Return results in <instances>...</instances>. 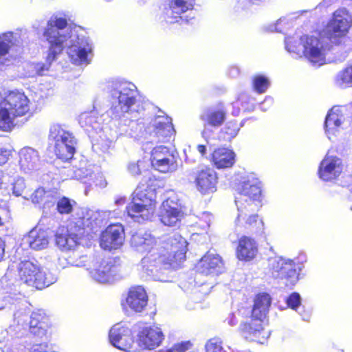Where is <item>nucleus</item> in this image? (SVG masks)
<instances>
[{
  "label": "nucleus",
  "instance_id": "30",
  "mask_svg": "<svg viewBox=\"0 0 352 352\" xmlns=\"http://www.w3.org/2000/svg\"><path fill=\"white\" fill-rule=\"evenodd\" d=\"M154 135L163 142H168L174 136L173 125L167 118L156 119L153 124Z\"/></svg>",
  "mask_w": 352,
  "mask_h": 352
},
{
  "label": "nucleus",
  "instance_id": "48",
  "mask_svg": "<svg viewBox=\"0 0 352 352\" xmlns=\"http://www.w3.org/2000/svg\"><path fill=\"white\" fill-rule=\"evenodd\" d=\"M5 241L0 237V262L3 260L5 255Z\"/></svg>",
  "mask_w": 352,
  "mask_h": 352
},
{
  "label": "nucleus",
  "instance_id": "32",
  "mask_svg": "<svg viewBox=\"0 0 352 352\" xmlns=\"http://www.w3.org/2000/svg\"><path fill=\"white\" fill-rule=\"evenodd\" d=\"M40 158L38 152L31 148H23L19 153V166L24 171L34 169Z\"/></svg>",
  "mask_w": 352,
  "mask_h": 352
},
{
  "label": "nucleus",
  "instance_id": "24",
  "mask_svg": "<svg viewBox=\"0 0 352 352\" xmlns=\"http://www.w3.org/2000/svg\"><path fill=\"white\" fill-rule=\"evenodd\" d=\"M51 327L50 317L43 309H38L32 312L29 322V332L34 338H42L47 336L48 329Z\"/></svg>",
  "mask_w": 352,
  "mask_h": 352
},
{
  "label": "nucleus",
  "instance_id": "41",
  "mask_svg": "<svg viewBox=\"0 0 352 352\" xmlns=\"http://www.w3.org/2000/svg\"><path fill=\"white\" fill-rule=\"evenodd\" d=\"M192 346V342L189 340H187L176 343L171 348L166 350H161L158 352H186Z\"/></svg>",
  "mask_w": 352,
  "mask_h": 352
},
{
  "label": "nucleus",
  "instance_id": "16",
  "mask_svg": "<svg viewBox=\"0 0 352 352\" xmlns=\"http://www.w3.org/2000/svg\"><path fill=\"white\" fill-rule=\"evenodd\" d=\"M67 26V20L65 18H51L43 32V36L48 44L64 50L67 37L65 34H60L58 30H63Z\"/></svg>",
  "mask_w": 352,
  "mask_h": 352
},
{
  "label": "nucleus",
  "instance_id": "27",
  "mask_svg": "<svg viewBox=\"0 0 352 352\" xmlns=\"http://www.w3.org/2000/svg\"><path fill=\"white\" fill-rule=\"evenodd\" d=\"M343 107H335L331 109L325 118L324 129L327 133L333 134L344 120V111Z\"/></svg>",
  "mask_w": 352,
  "mask_h": 352
},
{
  "label": "nucleus",
  "instance_id": "36",
  "mask_svg": "<svg viewBox=\"0 0 352 352\" xmlns=\"http://www.w3.org/2000/svg\"><path fill=\"white\" fill-rule=\"evenodd\" d=\"M335 82L342 87H352V61L338 72L335 77Z\"/></svg>",
  "mask_w": 352,
  "mask_h": 352
},
{
  "label": "nucleus",
  "instance_id": "10",
  "mask_svg": "<svg viewBox=\"0 0 352 352\" xmlns=\"http://www.w3.org/2000/svg\"><path fill=\"white\" fill-rule=\"evenodd\" d=\"M120 270L121 265L118 260L115 258H107L96 260L93 267L89 269V273L95 280L105 283L119 274Z\"/></svg>",
  "mask_w": 352,
  "mask_h": 352
},
{
  "label": "nucleus",
  "instance_id": "42",
  "mask_svg": "<svg viewBox=\"0 0 352 352\" xmlns=\"http://www.w3.org/2000/svg\"><path fill=\"white\" fill-rule=\"evenodd\" d=\"M239 131V126L236 122H228L224 128L221 130L224 134L227 135V138L230 140L235 137Z\"/></svg>",
  "mask_w": 352,
  "mask_h": 352
},
{
  "label": "nucleus",
  "instance_id": "40",
  "mask_svg": "<svg viewBox=\"0 0 352 352\" xmlns=\"http://www.w3.org/2000/svg\"><path fill=\"white\" fill-rule=\"evenodd\" d=\"M222 340L217 337L208 340L205 345V352H225Z\"/></svg>",
  "mask_w": 352,
  "mask_h": 352
},
{
  "label": "nucleus",
  "instance_id": "1",
  "mask_svg": "<svg viewBox=\"0 0 352 352\" xmlns=\"http://www.w3.org/2000/svg\"><path fill=\"white\" fill-rule=\"evenodd\" d=\"M186 242L183 239L170 238L146 254L143 263L153 273L180 268L186 260Z\"/></svg>",
  "mask_w": 352,
  "mask_h": 352
},
{
  "label": "nucleus",
  "instance_id": "11",
  "mask_svg": "<svg viewBox=\"0 0 352 352\" xmlns=\"http://www.w3.org/2000/svg\"><path fill=\"white\" fill-rule=\"evenodd\" d=\"M189 176L193 179L197 190L201 195H209L217 190L218 176L211 167L204 166L192 171Z\"/></svg>",
  "mask_w": 352,
  "mask_h": 352
},
{
  "label": "nucleus",
  "instance_id": "15",
  "mask_svg": "<svg viewBox=\"0 0 352 352\" xmlns=\"http://www.w3.org/2000/svg\"><path fill=\"white\" fill-rule=\"evenodd\" d=\"M184 216L182 207L175 197H168L162 202L160 220L164 226H176Z\"/></svg>",
  "mask_w": 352,
  "mask_h": 352
},
{
  "label": "nucleus",
  "instance_id": "26",
  "mask_svg": "<svg viewBox=\"0 0 352 352\" xmlns=\"http://www.w3.org/2000/svg\"><path fill=\"white\" fill-rule=\"evenodd\" d=\"M234 152L225 147L216 148L210 154V161L217 169L232 168L235 163Z\"/></svg>",
  "mask_w": 352,
  "mask_h": 352
},
{
  "label": "nucleus",
  "instance_id": "12",
  "mask_svg": "<svg viewBox=\"0 0 352 352\" xmlns=\"http://www.w3.org/2000/svg\"><path fill=\"white\" fill-rule=\"evenodd\" d=\"M150 162L152 168L162 173L171 172L177 166L175 155L164 146H157L151 150Z\"/></svg>",
  "mask_w": 352,
  "mask_h": 352
},
{
  "label": "nucleus",
  "instance_id": "2",
  "mask_svg": "<svg viewBox=\"0 0 352 352\" xmlns=\"http://www.w3.org/2000/svg\"><path fill=\"white\" fill-rule=\"evenodd\" d=\"M271 302L270 296L265 292L256 295L251 315L241 322L238 329L239 334L245 340L263 344L270 337V331L267 329V316Z\"/></svg>",
  "mask_w": 352,
  "mask_h": 352
},
{
  "label": "nucleus",
  "instance_id": "13",
  "mask_svg": "<svg viewBox=\"0 0 352 352\" xmlns=\"http://www.w3.org/2000/svg\"><path fill=\"white\" fill-rule=\"evenodd\" d=\"M300 264L292 259L280 258L273 273L276 278L284 280L286 287L294 286L299 279Z\"/></svg>",
  "mask_w": 352,
  "mask_h": 352
},
{
  "label": "nucleus",
  "instance_id": "19",
  "mask_svg": "<svg viewBox=\"0 0 352 352\" xmlns=\"http://www.w3.org/2000/svg\"><path fill=\"white\" fill-rule=\"evenodd\" d=\"M148 301V296L145 289L142 286L135 285L128 289L122 305L126 309L140 313L146 307Z\"/></svg>",
  "mask_w": 352,
  "mask_h": 352
},
{
  "label": "nucleus",
  "instance_id": "18",
  "mask_svg": "<svg viewBox=\"0 0 352 352\" xmlns=\"http://www.w3.org/2000/svg\"><path fill=\"white\" fill-rule=\"evenodd\" d=\"M300 40L303 43L304 56L313 64L323 65L325 63V50L320 40L308 35L302 36Z\"/></svg>",
  "mask_w": 352,
  "mask_h": 352
},
{
  "label": "nucleus",
  "instance_id": "50",
  "mask_svg": "<svg viewBox=\"0 0 352 352\" xmlns=\"http://www.w3.org/2000/svg\"><path fill=\"white\" fill-rule=\"evenodd\" d=\"M13 193H14L16 196H17V197H19V196H21V192H20L19 191L16 190V187H15V186H14V187H13Z\"/></svg>",
  "mask_w": 352,
  "mask_h": 352
},
{
  "label": "nucleus",
  "instance_id": "46",
  "mask_svg": "<svg viewBox=\"0 0 352 352\" xmlns=\"http://www.w3.org/2000/svg\"><path fill=\"white\" fill-rule=\"evenodd\" d=\"M11 155V151L6 148L0 147V166L5 164Z\"/></svg>",
  "mask_w": 352,
  "mask_h": 352
},
{
  "label": "nucleus",
  "instance_id": "3",
  "mask_svg": "<svg viewBox=\"0 0 352 352\" xmlns=\"http://www.w3.org/2000/svg\"><path fill=\"white\" fill-rule=\"evenodd\" d=\"M8 272L18 285H25L37 290L43 289L54 283V278L50 274H47L37 262L30 259L12 262Z\"/></svg>",
  "mask_w": 352,
  "mask_h": 352
},
{
  "label": "nucleus",
  "instance_id": "9",
  "mask_svg": "<svg viewBox=\"0 0 352 352\" xmlns=\"http://www.w3.org/2000/svg\"><path fill=\"white\" fill-rule=\"evenodd\" d=\"M118 89V103L109 109L111 117L118 119L124 116L131 111V107L136 103L135 90L132 88L133 85L126 82H118L116 85Z\"/></svg>",
  "mask_w": 352,
  "mask_h": 352
},
{
  "label": "nucleus",
  "instance_id": "4",
  "mask_svg": "<svg viewBox=\"0 0 352 352\" xmlns=\"http://www.w3.org/2000/svg\"><path fill=\"white\" fill-rule=\"evenodd\" d=\"M144 186L143 183L138 185L132 201L125 208L127 215L138 222L151 219L157 208L155 191Z\"/></svg>",
  "mask_w": 352,
  "mask_h": 352
},
{
  "label": "nucleus",
  "instance_id": "8",
  "mask_svg": "<svg viewBox=\"0 0 352 352\" xmlns=\"http://www.w3.org/2000/svg\"><path fill=\"white\" fill-rule=\"evenodd\" d=\"M109 338L111 344L118 349L126 352L139 351L131 329L126 323L114 324L109 330Z\"/></svg>",
  "mask_w": 352,
  "mask_h": 352
},
{
  "label": "nucleus",
  "instance_id": "14",
  "mask_svg": "<svg viewBox=\"0 0 352 352\" xmlns=\"http://www.w3.org/2000/svg\"><path fill=\"white\" fill-rule=\"evenodd\" d=\"M125 232L120 223L109 225L100 234V245L105 250H117L124 241Z\"/></svg>",
  "mask_w": 352,
  "mask_h": 352
},
{
  "label": "nucleus",
  "instance_id": "5",
  "mask_svg": "<svg viewBox=\"0 0 352 352\" xmlns=\"http://www.w3.org/2000/svg\"><path fill=\"white\" fill-rule=\"evenodd\" d=\"M351 27V15L345 8H339L323 28V36L331 46H338L344 43Z\"/></svg>",
  "mask_w": 352,
  "mask_h": 352
},
{
  "label": "nucleus",
  "instance_id": "28",
  "mask_svg": "<svg viewBox=\"0 0 352 352\" xmlns=\"http://www.w3.org/2000/svg\"><path fill=\"white\" fill-rule=\"evenodd\" d=\"M226 114V110L223 107L208 109L200 115V119L204 122L205 125L219 127L224 123Z\"/></svg>",
  "mask_w": 352,
  "mask_h": 352
},
{
  "label": "nucleus",
  "instance_id": "43",
  "mask_svg": "<svg viewBox=\"0 0 352 352\" xmlns=\"http://www.w3.org/2000/svg\"><path fill=\"white\" fill-rule=\"evenodd\" d=\"M89 218L80 217L76 219V221H74V227L76 228V231L82 234L85 229L89 227Z\"/></svg>",
  "mask_w": 352,
  "mask_h": 352
},
{
  "label": "nucleus",
  "instance_id": "7",
  "mask_svg": "<svg viewBox=\"0 0 352 352\" xmlns=\"http://www.w3.org/2000/svg\"><path fill=\"white\" fill-rule=\"evenodd\" d=\"M239 197L236 203L241 208L254 205L256 208L262 206L263 194L261 182L257 180L243 182L237 188Z\"/></svg>",
  "mask_w": 352,
  "mask_h": 352
},
{
  "label": "nucleus",
  "instance_id": "21",
  "mask_svg": "<svg viewBox=\"0 0 352 352\" xmlns=\"http://www.w3.org/2000/svg\"><path fill=\"white\" fill-rule=\"evenodd\" d=\"M1 99L14 118L23 116L30 111V100L23 92L10 91Z\"/></svg>",
  "mask_w": 352,
  "mask_h": 352
},
{
  "label": "nucleus",
  "instance_id": "23",
  "mask_svg": "<svg viewBox=\"0 0 352 352\" xmlns=\"http://www.w3.org/2000/svg\"><path fill=\"white\" fill-rule=\"evenodd\" d=\"M258 253V243L255 236L242 234L237 239L235 256L241 261L250 262Z\"/></svg>",
  "mask_w": 352,
  "mask_h": 352
},
{
  "label": "nucleus",
  "instance_id": "22",
  "mask_svg": "<svg viewBox=\"0 0 352 352\" xmlns=\"http://www.w3.org/2000/svg\"><path fill=\"white\" fill-rule=\"evenodd\" d=\"M164 336L162 330L155 325L145 326L138 334V348L139 351L143 349L152 350L159 346Z\"/></svg>",
  "mask_w": 352,
  "mask_h": 352
},
{
  "label": "nucleus",
  "instance_id": "25",
  "mask_svg": "<svg viewBox=\"0 0 352 352\" xmlns=\"http://www.w3.org/2000/svg\"><path fill=\"white\" fill-rule=\"evenodd\" d=\"M197 270L203 275H218L224 269V262L219 254L207 252L197 265Z\"/></svg>",
  "mask_w": 352,
  "mask_h": 352
},
{
  "label": "nucleus",
  "instance_id": "44",
  "mask_svg": "<svg viewBox=\"0 0 352 352\" xmlns=\"http://www.w3.org/2000/svg\"><path fill=\"white\" fill-rule=\"evenodd\" d=\"M46 193L47 191L44 188H38L31 196L32 202L34 204H40L43 202L45 199Z\"/></svg>",
  "mask_w": 352,
  "mask_h": 352
},
{
  "label": "nucleus",
  "instance_id": "53",
  "mask_svg": "<svg viewBox=\"0 0 352 352\" xmlns=\"http://www.w3.org/2000/svg\"><path fill=\"white\" fill-rule=\"evenodd\" d=\"M349 187H351V188H350V190H351V193H352V184H351V185H349Z\"/></svg>",
  "mask_w": 352,
  "mask_h": 352
},
{
  "label": "nucleus",
  "instance_id": "47",
  "mask_svg": "<svg viewBox=\"0 0 352 352\" xmlns=\"http://www.w3.org/2000/svg\"><path fill=\"white\" fill-rule=\"evenodd\" d=\"M140 167V162H138L137 163H133L129 165V169L130 172L135 175H140L141 173V171L139 168Z\"/></svg>",
  "mask_w": 352,
  "mask_h": 352
},
{
  "label": "nucleus",
  "instance_id": "33",
  "mask_svg": "<svg viewBox=\"0 0 352 352\" xmlns=\"http://www.w3.org/2000/svg\"><path fill=\"white\" fill-rule=\"evenodd\" d=\"M195 0H172L169 3L171 10V17L175 22L184 21L182 14L194 9Z\"/></svg>",
  "mask_w": 352,
  "mask_h": 352
},
{
  "label": "nucleus",
  "instance_id": "31",
  "mask_svg": "<svg viewBox=\"0 0 352 352\" xmlns=\"http://www.w3.org/2000/svg\"><path fill=\"white\" fill-rule=\"evenodd\" d=\"M63 50L55 46L49 45L45 61L38 62L33 64V69L38 76H43L45 73L50 70L51 65L55 61L58 55L63 52Z\"/></svg>",
  "mask_w": 352,
  "mask_h": 352
},
{
  "label": "nucleus",
  "instance_id": "35",
  "mask_svg": "<svg viewBox=\"0 0 352 352\" xmlns=\"http://www.w3.org/2000/svg\"><path fill=\"white\" fill-rule=\"evenodd\" d=\"M91 52V50L89 48L72 45L69 47L68 54L71 61L76 65L88 64V54Z\"/></svg>",
  "mask_w": 352,
  "mask_h": 352
},
{
  "label": "nucleus",
  "instance_id": "20",
  "mask_svg": "<svg viewBox=\"0 0 352 352\" xmlns=\"http://www.w3.org/2000/svg\"><path fill=\"white\" fill-rule=\"evenodd\" d=\"M236 231L243 234L254 236L261 234L264 230V223L258 214L246 215L240 213L234 221Z\"/></svg>",
  "mask_w": 352,
  "mask_h": 352
},
{
  "label": "nucleus",
  "instance_id": "45",
  "mask_svg": "<svg viewBox=\"0 0 352 352\" xmlns=\"http://www.w3.org/2000/svg\"><path fill=\"white\" fill-rule=\"evenodd\" d=\"M287 305L293 309H296L300 304V297L298 293L290 294L287 300Z\"/></svg>",
  "mask_w": 352,
  "mask_h": 352
},
{
  "label": "nucleus",
  "instance_id": "17",
  "mask_svg": "<svg viewBox=\"0 0 352 352\" xmlns=\"http://www.w3.org/2000/svg\"><path fill=\"white\" fill-rule=\"evenodd\" d=\"M344 165L340 158L326 155L318 168V177L325 182H334L343 173Z\"/></svg>",
  "mask_w": 352,
  "mask_h": 352
},
{
  "label": "nucleus",
  "instance_id": "37",
  "mask_svg": "<svg viewBox=\"0 0 352 352\" xmlns=\"http://www.w3.org/2000/svg\"><path fill=\"white\" fill-rule=\"evenodd\" d=\"M13 120L10 111L0 98V129L2 131H10L13 126Z\"/></svg>",
  "mask_w": 352,
  "mask_h": 352
},
{
  "label": "nucleus",
  "instance_id": "39",
  "mask_svg": "<svg viewBox=\"0 0 352 352\" xmlns=\"http://www.w3.org/2000/svg\"><path fill=\"white\" fill-rule=\"evenodd\" d=\"M269 85L268 78L263 75H256L252 78V87L258 94L265 92Z\"/></svg>",
  "mask_w": 352,
  "mask_h": 352
},
{
  "label": "nucleus",
  "instance_id": "38",
  "mask_svg": "<svg viewBox=\"0 0 352 352\" xmlns=\"http://www.w3.org/2000/svg\"><path fill=\"white\" fill-rule=\"evenodd\" d=\"M76 202L65 196L60 197L56 202V210L60 214H69L74 210Z\"/></svg>",
  "mask_w": 352,
  "mask_h": 352
},
{
  "label": "nucleus",
  "instance_id": "49",
  "mask_svg": "<svg viewBox=\"0 0 352 352\" xmlns=\"http://www.w3.org/2000/svg\"><path fill=\"white\" fill-rule=\"evenodd\" d=\"M197 151L201 155V156H204L206 154V146L204 144H199L197 147Z\"/></svg>",
  "mask_w": 352,
  "mask_h": 352
},
{
  "label": "nucleus",
  "instance_id": "6",
  "mask_svg": "<svg viewBox=\"0 0 352 352\" xmlns=\"http://www.w3.org/2000/svg\"><path fill=\"white\" fill-rule=\"evenodd\" d=\"M50 136L54 142V152L56 157L63 162L72 160L76 144L73 133L63 129L60 124H56L51 126Z\"/></svg>",
  "mask_w": 352,
  "mask_h": 352
},
{
  "label": "nucleus",
  "instance_id": "51",
  "mask_svg": "<svg viewBox=\"0 0 352 352\" xmlns=\"http://www.w3.org/2000/svg\"><path fill=\"white\" fill-rule=\"evenodd\" d=\"M2 177H3V173L0 172V188H1V186L3 184Z\"/></svg>",
  "mask_w": 352,
  "mask_h": 352
},
{
  "label": "nucleus",
  "instance_id": "34",
  "mask_svg": "<svg viewBox=\"0 0 352 352\" xmlns=\"http://www.w3.org/2000/svg\"><path fill=\"white\" fill-rule=\"evenodd\" d=\"M30 247L36 250L45 248L49 243V236L45 230L42 229L32 230L28 236Z\"/></svg>",
  "mask_w": 352,
  "mask_h": 352
},
{
  "label": "nucleus",
  "instance_id": "29",
  "mask_svg": "<svg viewBox=\"0 0 352 352\" xmlns=\"http://www.w3.org/2000/svg\"><path fill=\"white\" fill-rule=\"evenodd\" d=\"M55 243L62 251L73 250L79 245V237L76 234L58 230L55 234Z\"/></svg>",
  "mask_w": 352,
  "mask_h": 352
},
{
  "label": "nucleus",
  "instance_id": "52",
  "mask_svg": "<svg viewBox=\"0 0 352 352\" xmlns=\"http://www.w3.org/2000/svg\"><path fill=\"white\" fill-rule=\"evenodd\" d=\"M244 310H245V308H244V307H241V308L239 310V311L240 313L241 312V314H244V312H245V311H244Z\"/></svg>",
  "mask_w": 352,
  "mask_h": 352
}]
</instances>
